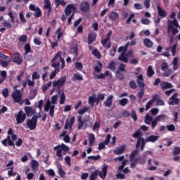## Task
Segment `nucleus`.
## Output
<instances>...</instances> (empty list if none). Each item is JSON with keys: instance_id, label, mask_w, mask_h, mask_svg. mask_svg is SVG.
Instances as JSON below:
<instances>
[{"instance_id": "nucleus-1", "label": "nucleus", "mask_w": 180, "mask_h": 180, "mask_svg": "<svg viewBox=\"0 0 180 180\" xmlns=\"http://www.w3.org/2000/svg\"><path fill=\"white\" fill-rule=\"evenodd\" d=\"M165 117H167V115H158L155 117V119L153 120V117L150 116L149 113H147L145 116V120L144 122L146 124H151V129L152 130H154L155 127H157V124H158V122H161L162 120H165Z\"/></svg>"}, {"instance_id": "nucleus-2", "label": "nucleus", "mask_w": 180, "mask_h": 180, "mask_svg": "<svg viewBox=\"0 0 180 180\" xmlns=\"http://www.w3.org/2000/svg\"><path fill=\"white\" fill-rule=\"evenodd\" d=\"M53 150L56 151V157H58L60 161H63V151L64 155H65V154L70 151V147L64 143H61L60 145L55 146Z\"/></svg>"}, {"instance_id": "nucleus-3", "label": "nucleus", "mask_w": 180, "mask_h": 180, "mask_svg": "<svg viewBox=\"0 0 180 180\" xmlns=\"http://www.w3.org/2000/svg\"><path fill=\"white\" fill-rule=\"evenodd\" d=\"M98 175H99L101 179H105L108 175V165H104L103 167L102 172L98 170L93 172L90 175V180H96Z\"/></svg>"}, {"instance_id": "nucleus-4", "label": "nucleus", "mask_w": 180, "mask_h": 180, "mask_svg": "<svg viewBox=\"0 0 180 180\" xmlns=\"http://www.w3.org/2000/svg\"><path fill=\"white\" fill-rule=\"evenodd\" d=\"M37 119H39L38 115H33L31 119L27 120L26 125L30 130H36V127H37Z\"/></svg>"}, {"instance_id": "nucleus-5", "label": "nucleus", "mask_w": 180, "mask_h": 180, "mask_svg": "<svg viewBox=\"0 0 180 180\" xmlns=\"http://www.w3.org/2000/svg\"><path fill=\"white\" fill-rule=\"evenodd\" d=\"M75 11H77V7H75V4H68L65 8V16H69V18H71V19H74Z\"/></svg>"}, {"instance_id": "nucleus-6", "label": "nucleus", "mask_w": 180, "mask_h": 180, "mask_svg": "<svg viewBox=\"0 0 180 180\" xmlns=\"http://www.w3.org/2000/svg\"><path fill=\"white\" fill-rule=\"evenodd\" d=\"M110 36H112V32L109 31L107 34L106 38L101 40V44L105 49H110L112 47V42H110Z\"/></svg>"}, {"instance_id": "nucleus-7", "label": "nucleus", "mask_w": 180, "mask_h": 180, "mask_svg": "<svg viewBox=\"0 0 180 180\" xmlns=\"http://www.w3.org/2000/svg\"><path fill=\"white\" fill-rule=\"evenodd\" d=\"M12 98L15 103L23 105V101H22V93H20V90H15V91L12 94Z\"/></svg>"}, {"instance_id": "nucleus-8", "label": "nucleus", "mask_w": 180, "mask_h": 180, "mask_svg": "<svg viewBox=\"0 0 180 180\" xmlns=\"http://www.w3.org/2000/svg\"><path fill=\"white\" fill-rule=\"evenodd\" d=\"M51 67L55 70L51 73L50 79H53L60 72V62H51Z\"/></svg>"}, {"instance_id": "nucleus-9", "label": "nucleus", "mask_w": 180, "mask_h": 180, "mask_svg": "<svg viewBox=\"0 0 180 180\" xmlns=\"http://www.w3.org/2000/svg\"><path fill=\"white\" fill-rule=\"evenodd\" d=\"M15 119L17 124H21V123H23V122L26 120V114L21 110L18 111L17 115H15Z\"/></svg>"}, {"instance_id": "nucleus-10", "label": "nucleus", "mask_w": 180, "mask_h": 180, "mask_svg": "<svg viewBox=\"0 0 180 180\" xmlns=\"http://www.w3.org/2000/svg\"><path fill=\"white\" fill-rule=\"evenodd\" d=\"M30 11H32V12H35L34 13V16L35 18H40L43 13H41V10L39 7H36L34 4H30L29 6Z\"/></svg>"}, {"instance_id": "nucleus-11", "label": "nucleus", "mask_w": 180, "mask_h": 180, "mask_svg": "<svg viewBox=\"0 0 180 180\" xmlns=\"http://www.w3.org/2000/svg\"><path fill=\"white\" fill-rule=\"evenodd\" d=\"M57 60H59L61 63L60 68H64V67H65V61L61 56V51H58L51 61L52 63H58Z\"/></svg>"}, {"instance_id": "nucleus-12", "label": "nucleus", "mask_w": 180, "mask_h": 180, "mask_svg": "<svg viewBox=\"0 0 180 180\" xmlns=\"http://www.w3.org/2000/svg\"><path fill=\"white\" fill-rule=\"evenodd\" d=\"M24 111L27 117H32V116H36V110L32 106H25Z\"/></svg>"}, {"instance_id": "nucleus-13", "label": "nucleus", "mask_w": 180, "mask_h": 180, "mask_svg": "<svg viewBox=\"0 0 180 180\" xmlns=\"http://www.w3.org/2000/svg\"><path fill=\"white\" fill-rule=\"evenodd\" d=\"M13 63L17 64V65H20L23 63V58L19 52H15L13 53Z\"/></svg>"}, {"instance_id": "nucleus-14", "label": "nucleus", "mask_w": 180, "mask_h": 180, "mask_svg": "<svg viewBox=\"0 0 180 180\" xmlns=\"http://www.w3.org/2000/svg\"><path fill=\"white\" fill-rule=\"evenodd\" d=\"M65 81H67V77L63 76L57 81L53 82V88H56V86H58V88H60V86H64V84H65Z\"/></svg>"}, {"instance_id": "nucleus-15", "label": "nucleus", "mask_w": 180, "mask_h": 180, "mask_svg": "<svg viewBox=\"0 0 180 180\" xmlns=\"http://www.w3.org/2000/svg\"><path fill=\"white\" fill-rule=\"evenodd\" d=\"M178 96V93H174L169 98L168 101V105L174 106V105H179V99L176 98Z\"/></svg>"}, {"instance_id": "nucleus-16", "label": "nucleus", "mask_w": 180, "mask_h": 180, "mask_svg": "<svg viewBox=\"0 0 180 180\" xmlns=\"http://www.w3.org/2000/svg\"><path fill=\"white\" fill-rule=\"evenodd\" d=\"M79 9L82 12H89L91 7L88 1H82L79 5Z\"/></svg>"}, {"instance_id": "nucleus-17", "label": "nucleus", "mask_w": 180, "mask_h": 180, "mask_svg": "<svg viewBox=\"0 0 180 180\" xmlns=\"http://www.w3.org/2000/svg\"><path fill=\"white\" fill-rule=\"evenodd\" d=\"M75 122V117H70V121L67 120L65 124V130H68V127L69 129H72V126H74Z\"/></svg>"}, {"instance_id": "nucleus-18", "label": "nucleus", "mask_w": 180, "mask_h": 180, "mask_svg": "<svg viewBox=\"0 0 180 180\" xmlns=\"http://www.w3.org/2000/svg\"><path fill=\"white\" fill-rule=\"evenodd\" d=\"M136 81L139 88L144 89L146 84H144V77H143V75H139Z\"/></svg>"}, {"instance_id": "nucleus-19", "label": "nucleus", "mask_w": 180, "mask_h": 180, "mask_svg": "<svg viewBox=\"0 0 180 180\" xmlns=\"http://www.w3.org/2000/svg\"><path fill=\"white\" fill-rule=\"evenodd\" d=\"M146 143L147 142L146 141V139H144L137 140L136 144V148H139L141 146V151H144V148L146 147Z\"/></svg>"}, {"instance_id": "nucleus-20", "label": "nucleus", "mask_w": 180, "mask_h": 180, "mask_svg": "<svg viewBox=\"0 0 180 180\" xmlns=\"http://www.w3.org/2000/svg\"><path fill=\"white\" fill-rule=\"evenodd\" d=\"M160 87L162 88V91H165V89H171V88H174L172 84L168 82H160Z\"/></svg>"}, {"instance_id": "nucleus-21", "label": "nucleus", "mask_w": 180, "mask_h": 180, "mask_svg": "<svg viewBox=\"0 0 180 180\" xmlns=\"http://www.w3.org/2000/svg\"><path fill=\"white\" fill-rule=\"evenodd\" d=\"M159 139L160 136L150 135L145 139V141H146V143H155V141H158Z\"/></svg>"}, {"instance_id": "nucleus-22", "label": "nucleus", "mask_w": 180, "mask_h": 180, "mask_svg": "<svg viewBox=\"0 0 180 180\" xmlns=\"http://www.w3.org/2000/svg\"><path fill=\"white\" fill-rule=\"evenodd\" d=\"M156 8L158 9V16H160V18H166V16H167V11H165V10H163L161 8V6H160V4H158L156 6Z\"/></svg>"}, {"instance_id": "nucleus-23", "label": "nucleus", "mask_w": 180, "mask_h": 180, "mask_svg": "<svg viewBox=\"0 0 180 180\" xmlns=\"http://www.w3.org/2000/svg\"><path fill=\"white\" fill-rule=\"evenodd\" d=\"M96 40V34L95 32H91L88 35V44H92L94 41Z\"/></svg>"}, {"instance_id": "nucleus-24", "label": "nucleus", "mask_w": 180, "mask_h": 180, "mask_svg": "<svg viewBox=\"0 0 180 180\" xmlns=\"http://www.w3.org/2000/svg\"><path fill=\"white\" fill-rule=\"evenodd\" d=\"M134 139H137V140H141L143 138V132L140 129L135 131L134 134H132Z\"/></svg>"}, {"instance_id": "nucleus-25", "label": "nucleus", "mask_w": 180, "mask_h": 180, "mask_svg": "<svg viewBox=\"0 0 180 180\" xmlns=\"http://www.w3.org/2000/svg\"><path fill=\"white\" fill-rule=\"evenodd\" d=\"M113 103V95H110L106 101L104 102V105L107 108H110Z\"/></svg>"}, {"instance_id": "nucleus-26", "label": "nucleus", "mask_w": 180, "mask_h": 180, "mask_svg": "<svg viewBox=\"0 0 180 180\" xmlns=\"http://www.w3.org/2000/svg\"><path fill=\"white\" fill-rule=\"evenodd\" d=\"M155 75V72L154 71V69H153V66L149 65L146 71V76L148 77V78H152L153 75Z\"/></svg>"}, {"instance_id": "nucleus-27", "label": "nucleus", "mask_w": 180, "mask_h": 180, "mask_svg": "<svg viewBox=\"0 0 180 180\" xmlns=\"http://www.w3.org/2000/svg\"><path fill=\"white\" fill-rule=\"evenodd\" d=\"M108 16L113 22H116V20H119V13H117V12L112 11Z\"/></svg>"}, {"instance_id": "nucleus-28", "label": "nucleus", "mask_w": 180, "mask_h": 180, "mask_svg": "<svg viewBox=\"0 0 180 180\" xmlns=\"http://www.w3.org/2000/svg\"><path fill=\"white\" fill-rule=\"evenodd\" d=\"M72 80L75 82L76 81H83L84 80V77L82 76V75L79 74V73H75Z\"/></svg>"}, {"instance_id": "nucleus-29", "label": "nucleus", "mask_w": 180, "mask_h": 180, "mask_svg": "<svg viewBox=\"0 0 180 180\" xmlns=\"http://www.w3.org/2000/svg\"><path fill=\"white\" fill-rule=\"evenodd\" d=\"M119 61H122V63H129V59L126 56V53L122 52L118 57Z\"/></svg>"}, {"instance_id": "nucleus-30", "label": "nucleus", "mask_w": 180, "mask_h": 180, "mask_svg": "<svg viewBox=\"0 0 180 180\" xmlns=\"http://www.w3.org/2000/svg\"><path fill=\"white\" fill-rule=\"evenodd\" d=\"M174 26V27H179V24L176 18H174L173 20H169L167 21V27Z\"/></svg>"}, {"instance_id": "nucleus-31", "label": "nucleus", "mask_w": 180, "mask_h": 180, "mask_svg": "<svg viewBox=\"0 0 180 180\" xmlns=\"http://www.w3.org/2000/svg\"><path fill=\"white\" fill-rule=\"evenodd\" d=\"M167 32L168 33H169V32H172L174 36H175V34H177V33H179V30H178V28H175L172 25H169V27H167Z\"/></svg>"}, {"instance_id": "nucleus-32", "label": "nucleus", "mask_w": 180, "mask_h": 180, "mask_svg": "<svg viewBox=\"0 0 180 180\" xmlns=\"http://www.w3.org/2000/svg\"><path fill=\"white\" fill-rule=\"evenodd\" d=\"M110 74L109 71L106 70L105 74L101 73L100 75H96V79H105L106 77H109Z\"/></svg>"}, {"instance_id": "nucleus-33", "label": "nucleus", "mask_w": 180, "mask_h": 180, "mask_svg": "<svg viewBox=\"0 0 180 180\" xmlns=\"http://www.w3.org/2000/svg\"><path fill=\"white\" fill-rule=\"evenodd\" d=\"M143 44L146 47H148V49H151L153 45V42L148 38H146L143 39Z\"/></svg>"}, {"instance_id": "nucleus-34", "label": "nucleus", "mask_w": 180, "mask_h": 180, "mask_svg": "<svg viewBox=\"0 0 180 180\" xmlns=\"http://www.w3.org/2000/svg\"><path fill=\"white\" fill-rule=\"evenodd\" d=\"M130 42H127L125 46H120L117 51L118 53H126L127 51V49L129 48V45Z\"/></svg>"}, {"instance_id": "nucleus-35", "label": "nucleus", "mask_w": 180, "mask_h": 180, "mask_svg": "<svg viewBox=\"0 0 180 180\" xmlns=\"http://www.w3.org/2000/svg\"><path fill=\"white\" fill-rule=\"evenodd\" d=\"M49 66H45L43 68V72H44V74L42 75L43 81H46V78L49 74Z\"/></svg>"}, {"instance_id": "nucleus-36", "label": "nucleus", "mask_w": 180, "mask_h": 180, "mask_svg": "<svg viewBox=\"0 0 180 180\" xmlns=\"http://www.w3.org/2000/svg\"><path fill=\"white\" fill-rule=\"evenodd\" d=\"M97 64L98 66V65L94 66V71H96V72L99 74L101 71H102V63H101V61H98Z\"/></svg>"}, {"instance_id": "nucleus-37", "label": "nucleus", "mask_w": 180, "mask_h": 180, "mask_svg": "<svg viewBox=\"0 0 180 180\" xmlns=\"http://www.w3.org/2000/svg\"><path fill=\"white\" fill-rule=\"evenodd\" d=\"M61 30H62L61 27H58L56 31V34H58L57 35L58 40H60L61 37L64 36V33L61 32Z\"/></svg>"}, {"instance_id": "nucleus-38", "label": "nucleus", "mask_w": 180, "mask_h": 180, "mask_svg": "<svg viewBox=\"0 0 180 180\" xmlns=\"http://www.w3.org/2000/svg\"><path fill=\"white\" fill-rule=\"evenodd\" d=\"M92 54L93 56H94V57H96V58H98V60L102 58V55L101 54V52L98 51L97 49L93 50Z\"/></svg>"}, {"instance_id": "nucleus-39", "label": "nucleus", "mask_w": 180, "mask_h": 180, "mask_svg": "<svg viewBox=\"0 0 180 180\" xmlns=\"http://www.w3.org/2000/svg\"><path fill=\"white\" fill-rule=\"evenodd\" d=\"M31 167L32 171H36V169H37V167H39V162H37V160H32Z\"/></svg>"}, {"instance_id": "nucleus-40", "label": "nucleus", "mask_w": 180, "mask_h": 180, "mask_svg": "<svg viewBox=\"0 0 180 180\" xmlns=\"http://www.w3.org/2000/svg\"><path fill=\"white\" fill-rule=\"evenodd\" d=\"M25 54H29L32 51V47L30 46V44L27 43L24 46Z\"/></svg>"}, {"instance_id": "nucleus-41", "label": "nucleus", "mask_w": 180, "mask_h": 180, "mask_svg": "<svg viewBox=\"0 0 180 180\" xmlns=\"http://www.w3.org/2000/svg\"><path fill=\"white\" fill-rule=\"evenodd\" d=\"M55 4L56 8H58L60 5H61L62 6H65L67 5V3L65 2V0H56L55 1Z\"/></svg>"}, {"instance_id": "nucleus-42", "label": "nucleus", "mask_w": 180, "mask_h": 180, "mask_svg": "<svg viewBox=\"0 0 180 180\" xmlns=\"http://www.w3.org/2000/svg\"><path fill=\"white\" fill-rule=\"evenodd\" d=\"M137 154H139V150L137 149L133 150L129 155V161H132L133 160H134Z\"/></svg>"}, {"instance_id": "nucleus-43", "label": "nucleus", "mask_w": 180, "mask_h": 180, "mask_svg": "<svg viewBox=\"0 0 180 180\" xmlns=\"http://www.w3.org/2000/svg\"><path fill=\"white\" fill-rule=\"evenodd\" d=\"M101 127V124L98 122V121H96L93 125V131H99V128Z\"/></svg>"}, {"instance_id": "nucleus-44", "label": "nucleus", "mask_w": 180, "mask_h": 180, "mask_svg": "<svg viewBox=\"0 0 180 180\" xmlns=\"http://www.w3.org/2000/svg\"><path fill=\"white\" fill-rule=\"evenodd\" d=\"M58 174L61 178H64V176H65L66 173L63 170V167L61 165L58 166Z\"/></svg>"}, {"instance_id": "nucleus-45", "label": "nucleus", "mask_w": 180, "mask_h": 180, "mask_svg": "<svg viewBox=\"0 0 180 180\" xmlns=\"http://www.w3.org/2000/svg\"><path fill=\"white\" fill-rule=\"evenodd\" d=\"M107 68H109L111 71H115V70H116V63H115V61H111Z\"/></svg>"}, {"instance_id": "nucleus-46", "label": "nucleus", "mask_w": 180, "mask_h": 180, "mask_svg": "<svg viewBox=\"0 0 180 180\" xmlns=\"http://www.w3.org/2000/svg\"><path fill=\"white\" fill-rule=\"evenodd\" d=\"M49 109H51V101L47 100L44 106V111L49 112Z\"/></svg>"}, {"instance_id": "nucleus-47", "label": "nucleus", "mask_w": 180, "mask_h": 180, "mask_svg": "<svg viewBox=\"0 0 180 180\" xmlns=\"http://www.w3.org/2000/svg\"><path fill=\"white\" fill-rule=\"evenodd\" d=\"M95 102H96V97H89V105H90V106H94V105H95Z\"/></svg>"}, {"instance_id": "nucleus-48", "label": "nucleus", "mask_w": 180, "mask_h": 180, "mask_svg": "<svg viewBox=\"0 0 180 180\" xmlns=\"http://www.w3.org/2000/svg\"><path fill=\"white\" fill-rule=\"evenodd\" d=\"M173 70L174 71H176V70H178V57H175L173 59Z\"/></svg>"}, {"instance_id": "nucleus-49", "label": "nucleus", "mask_w": 180, "mask_h": 180, "mask_svg": "<svg viewBox=\"0 0 180 180\" xmlns=\"http://www.w3.org/2000/svg\"><path fill=\"white\" fill-rule=\"evenodd\" d=\"M7 169H10L8 171V176H16V172H13L14 167H11L10 168H7Z\"/></svg>"}, {"instance_id": "nucleus-50", "label": "nucleus", "mask_w": 180, "mask_h": 180, "mask_svg": "<svg viewBox=\"0 0 180 180\" xmlns=\"http://www.w3.org/2000/svg\"><path fill=\"white\" fill-rule=\"evenodd\" d=\"M89 110V106L86 107L84 106L82 108V109H80L78 111L79 115H84L85 112H88Z\"/></svg>"}, {"instance_id": "nucleus-51", "label": "nucleus", "mask_w": 180, "mask_h": 180, "mask_svg": "<svg viewBox=\"0 0 180 180\" xmlns=\"http://www.w3.org/2000/svg\"><path fill=\"white\" fill-rule=\"evenodd\" d=\"M19 18H20V22H22V23H26V22H27V20H26V18H25V15H23V11L20 12Z\"/></svg>"}, {"instance_id": "nucleus-52", "label": "nucleus", "mask_w": 180, "mask_h": 180, "mask_svg": "<svg viewBox=\"0 0 180 180\" xmlns=\"http://www.w3.org/2000/svg\"><path fill=\"white\" fill-rule=\"evenodd\" d=\"M125 148L124 147H121L119 149H117L114 151L115 154L117 155H120V154H123L124 153Z\"/></svg>"}, {"instance_id": "nucleus-53", "label": "nucleus", "mask_w": 180, "mask_h": 180, "mask_svg": "<svg viewBox=\"0 0 180 180\" xmlns=\"http://www.w3.org/2000/svg\"><path fill=\"white\" fill-rule=\"evenodd\" d=\"M4 27H6V29H11L12 27V24L9 21L4 20L2 22Z\"/></svg>"}, {"instance_id": "nucleus-54", "label": "nucleus", "mask_w": 180, "mask_h": 180, "mask_svg": "<svg viewBox=\"0 0 180 180\" xmlns=\"http://www.w3.org/2000/svg\"><path fill=\"white\" fill-rule=\"evenodd\" d=\"M18 41H20V43H26V41H27V35H21L18 38Z\"/></svg>"}, {"instance_id": "nucleus-55", "label": "nucleus", "mask_w": 180, "mask_h": 180, "mask_svg": "<svg viewBox=\"0 0 180 180\" xmlns=\"http://www.w3.org/2000/svg\"><path fill=\"white\" fill-rule=\"evenodd\" d=\"M89 144H94L95 143V135L94 134H90L89 136Z\"/></svg>"}, {"instance_id": "nucleus-56", "label": "nucleus", "mask_w": 180, "mask_h": 180, "mask_svg": "<svg viewBox=\"0 0 180 180\" xmlns=\"http://www.w3.org/2000/svg\"><path fill=\"white\" fill-rule=\"evenodd\" d=\"M127 102H129L127 98H122L120 100L119 103L121 106H126L127 105Z\"/></svg>"}, {"instance_id": "nucleus-57", "label": "nucleus", "mask_w": 180, "mask_h": 180, "mask_svg": "<svg viewBox=\"0 0 180 180\" xmlns=\"http://www.w3.org/2000/svg\"><path fill=\"white\" fill-rule=\"evenodd\" d=\"M131 162V168H134L136 167V165H137L139 164V159L136 158L134 159L132 161H130Z\"/></svg>"}, {"instance_id": "nucleus-58", "label": "nucleus", "mask_w": 180, "mask_h": 180, "mask_svg": "<svg viewBox=\"0 0 180 180\" xmlns=\"http://www.w3.org/2000/svg\"><path fill=\"white\" fill-rule=\"evenodd\" d=\"M65 102V93L63 92L60 95V105H64Z\"/></svg>"}, {"instance_id": "nucleus-59", "label": "nucleus", "mask_w": 180, "mask_h": 180, "mask_svg": "<svg viewBox=\"0 0 180 180\" xmlns=\"http://www.w3.org/2000/svg\"><path fill=\"white\" fill-rule=\"evenodd\" d=\"M137 159H138V164H140L141 165H143V164H146V161H147V159L143 157L137 158Z\"/></svg>"}, {"instance_id": "nucleus-60", "label": "nucleus", "mask_w": 180, "mask_h": 180, "mask_svg": "<svg viewBox=\"0 0 180 180\" xmlns=\"http://www.w3.org/2000/svg\"><path fill=\"white\" fill-rule=\"evenodd\" d=\"M129 86L130 88H131V89H137V84H136V82L134 80H131L129 82Z\"/></svg>"}, {"instance_id": "nucleus-61", "label": "nucleus", "mask_w": 180, "mask_h": 180, "mask_svg": "<svg viewBox=\"0 0 180 180\" xmlns=\"http://www.w3.org/2000/svg\"><path fill=\"white\" fill-rule=\"evenodd\" d=\"M131 117L134 120V122H137V113H136V110H133L130 115Z\"/></svg>"}, {"instance_id": "nucleus-62", "label": "nucleus", "mask_w": 180, "mask_h": 180, "mask_svg": "<svg viewBox=\"0 0 180 180\" xmlns=\"http://www.w3.org/2000/svg\"><path fill=\"white\" fill-rule=\"evenodd\" d=\"M40 79V75L37 72H34L32 75V79Z\"/></svg>"}, {"instance_id": "nucleus-63", "label": "nucleus", "mask_w": 180, "mask_h": 180, "mask_svg": "<svg viewBox=\"0 0 180 180\" xmlns=\"http://www.w3.org/2000/svg\"><path fill=\"white\" fill-rule=\"evenodd\" d=\"M82 68H84V65H82V63H81L80 62H77L75 63V69L76 70H82Z\"/></svg>"}, {"instance_id": "nucleus-64", "label": "nucleus", "mask_w": 180, "mask_h": 180, "mask_svg": "<svg viewBox=\"0 0 180 180\" xmlns=\"http://www.w3.org/2000/svg\"><path fill=\"white\" fill-rule=\"evenodd\" d=\"M179 154H180V148L176 146L173 150V155H179Z\"/></svg>"}]
</instances>
